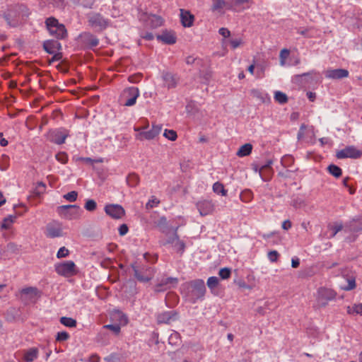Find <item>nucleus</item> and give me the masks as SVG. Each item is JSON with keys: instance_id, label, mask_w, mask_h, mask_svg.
<instances>
[{"instance_id": "1", "label": "nucleus", "mask_w": 362, "mask_h": 362, "mask_svg": "<svg viewBox=\"0 0 362 362\" xmlns=\"http://www.w3.org/2000/svg\"><path fill=\"white\" fill-rule=\"evenodd\" d=\"M337 296V292L332 288L320 287L315 294V300L313 307L317 309L325 308L330 301L336 299Z\"/></svg>"}, {"instance_id": "2", "label": "nucleus", "mask_w": 362, "mask_h": 362, "mask_svg": "<svg viewBox=\"0 0 362 362\" xmlns=\"http://www.w3.org/2000/svg\"><path fill=\"white\" fill-rule=\"evenodd\" d=\"M45 24L49 33L59 40L64 39L67 35V30L63 24L59 23L58 20L53 17L46 19Z\"/></svg>"}, {"instance_id": "3", "label": "nucleus", "mask_w": 362, "mask_h": 362, "mask_svg": "<svg viewBox=\"0 0 362 362\" xmlns=\"http://www.w3.org/2000/svg\"><path fill=\"white\" fill-rule=\"evenodd\" d=\"M44 234L47 238L54 239L62 238L66 235L63 224L58 221L49 222L45 228Z\"/></svg>"}, {"instance_id": "4", "label": "nucleus", "mask_w": 362, "mask_h": 362, "mask_svg": "<svg viewBox=\"0 0 362 362\" xmlns=\"http://www.w3.org/2000/svg\"><path fill=\"white\" fill-rule=\"evenodd\" d=\"M189 293L193 302L204 297L206 293L204 281L202 279H196L189 283Z\"/></svg>"}, {"instance_id": "5", "label": "nucleus", "mask_w": 362, "mask_h": 362, "mask_svg": "<svg viewBox=\"0 0 362 362\" xmlns=\"http://www.w3.org/2000/svg\"><path fill=\"white\" fill-rule=\"evenodd\" d=\"M139 95L140 91L137 87H129L123 90L120 96V100L123 105L131 107L136 104Z\"/></svg>"}, {"instance_id": "6", "label": "nucleus", "mask_w": 362, "mask_h": 362, "mask_svg": "<svg viewBox=\"0 0 362 362\" xmlns=\"http://www.w3.org/2000/svg\"><path fill=\"white\" fill-rule=\"evenodd\" d=\"M54 269L59 275L64 277L73 276L78 272L76 265L71 260L56 264Z\"/></svg>"}, {"instance_id": "7", "label": "nucleus", "mask_w": 362, "mask_h": 362, "mask_svg": "<svg viewBox=\"0 0 362 362\" xmlns=\"http://www.w3.org/2000/svg\"><path fill=\"white\" fill-rule=\"evenodd\" d=\"M177 228L173 229V233L170 235L168 232L167 239L161 242V244L164 246L167 245H171L172 247L178 252L183 253L185 249V243L179 238L177 233Z\"/></svg>"}, {"instance_id": "8", "label": "nucleus", "mask_w": 362, "mask_h": 362, "mask_svg": "<svg viewBox=\"0 0 362 362\" xmlns=\"http://www.w3.org/2000/svg\"><path fill=\"white\" fill-rule=\"evenodd\" d=\"M58 211L62 218L73 220L80 217L81 209L76 205H64L59 207Z\"/></svg>"}, {"instance_id": "9", "label": "nucleus", "mask_w": 362, "mask_h": 362, "mask_svg": "<svg viewBox=\"0 0 362 362\" xmlns=\"http://www.w3.org/2000/svg\"><path fill=\"white\" fill-rule=\"evenodd\" d=\"M362 156V151L358 149L354 146H348L338 151L336 157L338 159L353 158L357 159Z\"/></svg>"}, {"instance_id": "10", "label": "nucleus", "mask_w": 362, "mask_h": 362, "mask_svg": "<svg viewBox=\"0 0 362 362\" xmlns=\"http://www.w3.org/2000/svg\"><path fill=\"white\" fill-rule=\"evenodd\" d=\"M89 25L97 30H103L108 25V20L100 13H90L88 16Z\"/></svg>"}, {"instance_id": "11", "label": "nucleus", "mask_w": 362, "mask_h": 362, "mask_svg": "<svg viewBox=\"0 0 362 362\" xmlns=\"http://www.w3.org/2000/svg\"><path fill=\"white\" fill-rule=\"evenodd\" d=\"M132 267L134 270L135 277L139 281L148 282L152 279L153 276V272L151 267L145 266L143 267L141 270H139L138 267L134 264Z\"/></svg>"}, {"instance_id": "12", "label": "nucleus", "mask_w": 362, "mask_h": 362, "mask_svg": "<svg viewBox=\"0 0 362 362\" xmlns=\"http://www.w3.org/2000/svg\"><path fill=\"white\" fill-rule=\"evenodd\" d=\"M162 130V126L160 124H152L151 129L148 131H143L136 135V139L139 140H151L158 136Z\"/></svg>"}, {"instance_id": "13", "label": "nucleus", "mask_w": 362, "mask_h": 362, "mask_svg": "<svg viewBox=\"0 0 362 362\" xmlns=\"http://www.w3.org/2000/svg\"><path fill=\"white\" fill-rule=\"evenodd\" d=\"M69 136V132L65 129H57L49 132V139L56 144H62L65 143L66 139Z\"/></svg>"}, {"instance_id": "14", "label": "nucleus", "mask_w": 362, "mask_h": 362, "mask_svg": "<svg viewBox=\"0 0 362 362\" xmlns=\"http://www.w3.org/2000/svg\"><path fill=\"white\" fill-rule=\"evenodd\" d=\"M105 213L115 219H119L124 216L125 211L119 204H107L105 206Z\"/></svg>"}, {"instance_id": "15", "label": "nucleus", "mask_w": 362, "mask_h": 362, "mask_svg": "<svg viewBox=\"0 0 362 362\" xmlns=\"http://www.w3.org/2000/svg\"><path fill=\"white\" fill-rule=\"evenodd\" d=\"M177 282L178 279L174 277H168L163 279L160 283L155 286L154 291L158 293L164 291L168 288H170L171 286H175V285H177Z\"/></svg>"}, {"instance_id": "16", "label": "nucleus", "mask_w": 362, "mask_h": 362, "mask_svg": "<svg viewBox=\"0 0 362 362\" xmlns=\"http://www.w3.org/2000/svg\"><path fill=\"white\" fill-rule=\"evenodd\" d=\"M197 208L201 216H204L211 214L214 210V205L211 201L203 200L197 203Z\"/></svg>"}, {"instance_id": "17", "label": "nucleus", "mask_w": 362, "mask_h": 362, "mask_svg": "<svg viewBox=\"0 0 362 362\" xmlns=\"http://www.w3.org/2000/svg\"><path fill=\"white\" fill-rule=\"evenodd\" d=\"M325 77L330 79H341L349 76V71L344 69H327L325 72Z\"/></svg>"}, {"instance_id": "18", "label": "nucleus", "mask_w": 362, "mask_h": 362, "mask_svg": "<svg viewBox=\"0 0 362 362\" xmlns=\"http://www.w3.org/2000/svg\"><path fill=\"white\" fill-rule=\"evenodd\" d=\"M161 77L164 86L168 89L174 88L177 86L178 78L175 74L170 72H163Z\"/></svg>"}, {"instance_id": "19", "label": "nucleus", "mask_w": 362, "mask_h": 362, "mask_svg": "<svg viewBox=\"0 0 362 362\" xmlns=\"http://www.w3.org/2000/svg\"><path fill=\"white\" fill-rule=\"evenodd\" d=\"M16 11L10 10L8 13L4 14V18L11 27H16L20 22V14Z\"/></svg>"}, {"instance_id": "20", "label": "nucleus", "mask_w": 362, "mask_h": 362, "mask_svg": "<svg viewBox=\"0 0 362 362\" xmlns=\"http://www.w3.org/2000/svg\"><path fill=\"white\" fill-rule=\"evenodd\" d=\"M313 136L314 127L313 126H308L305 124L300 125L297 134V139L298 141L303 140L306 137L312 138Z\"/></svg>"}, {"instance_id": "21", "label": "nucleus", "mask_w": 362, "mask_h": 362, "mask_svg": "<svg viewBox=\"0 0 362 362\" xmlns=\"http://www.w3.org/2000/svg\"><path fill=\"white\" fill-rule=\"evenodd\" d=\"M43 47L47 53L55 54L62 49V45L57 40H49L44 42Z\"/></svg>"}, {"instance_id": "22", "label": "nucleus", "mask_w": 362, "mask_h": 362, "mask_svg": "<svg viewBox=\"0 0 362 362\" xmlns=\"http://www.w3.org/2000/svg\"><path fill=\"white\" fill-rule=\"evenodd\" d=\"M23 300H35L37 296L38 291L35 287L24 288L21 291Z\"/></svg>"}, {"instance_id": "23", "label": "nucleus", "mask_w": 362, "mask_h": 362, "mask_svg": "<svg viewBox=\"0 0 362 362\" xmlns=\"http://www.w3.org/2000/svg\"><path fill=\"white\" fill-rule=\"evenodd\" d=\"M180 20L184 27L189 28L193 25L194 16L189 11L180 9Z\"/></svg>"}, {"instance_id": "24", "label": "nucleus", "mask_w": 362, "mask_h": 362, "mask_svg": "<svg viewBox=\"0 0 362 362\" xmlns=\"http://www.w3.org/2000/svg\"><path fill=\"white\" fill-rule=\"evenodd\" d=\"M250 95L262 103H267L270 101V97L269 94L259 89L253 88L250 90Z\"/></svg>"}, {"instance_id": "25", "label": "nucleus", "mask_w": 362, "mask_h": 362, "mask_svg": "<svg viewBox=\"0 0 362 362\" xmlns=\"http://www.w3.org/2000/svg\"><path fill=\"white\" fill-rule=\"evenodd\" d=\"M157 39L168 45H173L176 42V37L172 32H164L157 36Z\"/></svg>"}, {"instance_id": "26", "label": "nucleus", "mask_w": 362, "mask_h": 362, "mask_svg": "<svg viewBox=\"0 0 362 362\" xmlns=\"http://www.w3.org/2000/svg\"><path fill=\"white\" fill-rule=\"evenodd\" d=\"M38 354V349L33 347L25 351L23 358L26 362H32L37 358Z\"/></svg>"}, {"instance_id": "27", "label": "nucleus", "mask_w": 362, "mask_h": 362, "mask_svg": "<svg viewBox=\"0 0 362 362\" xmlns=\"http://www.w3.org/2000/svg\"><path fill=\"white\" fill-rule=\"evenodd\" d=\"M84 42L90 47H96L99 43V40L92 34L85 33L83 35Z\"/></svg>"}, {"instance_id": "28", "label": "nucleus", "mask_w": 362, "mask_h": 362, "mask_svg": "<svg viewBox=\"0 0 362 362\" xmlns=\"http://www.w3.org/2000/svg\"><path fill=\"white\" fill-rule=\"evenodd\" d=\"M252 150V146L250 144H245L240 147L236 155L239 157H245L249 156Z\"/></svg>"}, {"instance_id": "29", "label": "nucleus", "mask_w": 362, "mask_h": 362, "mask_svg": "<svg viewBox=\"0 0 362 362\" xmlns=\"http://www.w3.org/2000/svg\"><path fill=\"white\" fill-rule=\"evenodd\" d=\"M173 315V312H163L158 315L157 320L159 323H170Z\"/></svg>"}, {"instance_id": "30", "label": "nucleus", "mask_w": 362, "mask_h": 362, "mask_svg": "<svg viewBox=\"0 0 362 362\" xmlns=\"http://www.w3.org/2000/svg\"><path fill=\"white\" fill-rule=\"evenodd\" d=\"M272 161L271 160H267L266 164L261 166L260 168L259 169V175L262 177V179L264 181H266L267 180V178L264 177V175L262 174L264 173H270V172L272 170ZM255 171L258 170L257 168H255Z\"/></svg>"}, {"instance_id": "31", "label": "nucleus", "mask_w": 362, "mask_h": 362, "mask_svg": "<svg viewBox=\"0 0 362 362\" xmlns=\"http://www.w3.org/2000/svg\"><path fill=\"white\" fill-rule=\"evenodd\" d=\"M148 21L150 23V25L152 28H158L163 25V20L160 16L156 15H151L148 17Z\"/></svg>"}, {"instance_id": "32", "label": "nucleus", "mask_w": 362, "mask_h": 362, "mask_svg": "<svg viewBox=\"0 0 362 362\" xmlns=\"http://www.w3.org/2000/svg\"><path fill=\"white\" fill-rule=\"evenodd\" d=\"M127 183L129 187H134L139 183V175L136 173H130L127 177Z\"/></svg>"}, {"instance_id": "33", "label": "nucleus", "mask_w": 362, "mask_h": 362, "mask_svg": "<svg viewBox=\"0 0 362 362\" xmlns=\"http://www.w3.org/2000/svg\"><path fill=\"white\" fill-rule=\"evenodd\" d=\"M158 226L163 233H164L165 235H168V232H169V229L168 228V221L165 217L162 216L159 218L158 222Z\"/></svg>"}, {"instance_id": "34", "label": "nucleus", "mask_w": 362, "mask_h": 362, "mask_svg": "<svg viewBox=\"0 0 362 362\" xmlns=\"http://www.w3.org/2000/svg\"><path fill=\"white\" fill-rule=\"evenodd\" d=\"M240 199L243 202L248 203L253 199V193L250 189H245L240 193Z\"/></svg>"}, {"instance_id": "35", "label": "nucleus", "mask_w": 362, "mask_h": 362, "mask_svg": "<svg viewBox=\"0 0 362 362\" xmlns=\"http://www.w3.org/2000/svg\"><path fill=\"white\" fill-rule=\"evenodd\" d=\"M347 313L349 315H362V303L354 304L353 306H347Z\"/></svg>"}, {"instance_id": "36", "label": "nucleus", "mask_w": 362, "mask_h": 362, "mask_svg": "<svg viewBox=\"0 0 362 362\" xmlns=\"http://www.w3.org/2000/svg\"><path fill=\"white\" fill-rule=\"evenodd\" d=\"M213 191L214 192L221 194L222 196H226L227 195V190L225 189L224 186L222 183L219 182H216L213 185Z\"/></svg>"}, {"instance_id": "37", "label": "nucleus", "mask_w": 362, "mask_h": 362, "mask_svg": "<svg viewBox=\"0 0 362 362\" xmlns=\"http://www.w3.org/2000/svg\"><path fill=\"white\" fill-rule=\"evenodd\" d=\"M274 98L275 101L279 104H285L288 101L287 95L279 90L275 91Z\"/></svg>"}, {"instance_id": "38", "label": "nucleus", "mask_w": 362, "mask_h": 362, "mask_svg": "<svg viewBox=\"0 0 362 362\" xmlns=\"http://www.w3.org/2000/svg\"><path fill=\"white\" fill-rule=\"evenodd\" d=\"M328 172L335 177H339L342 174L341 169L336 165L332 164L327 167Z\"/></svg>"}, {"instance_id": "39", "label": "nucleus", "mask_w": 362, "mask_h": 362, "mask_svg": "<svg viewBox=\"0 0 362 362\" xmlns=\"http://www.w3.org/2000/svg\"><path fill=\"white\" fill-rule=\"evenodd\" d=\"M60 322L68 327H75L76 326V321L71 317H62L60 318Z\"/></svg>"}, {"instance_id": "40", "label": "nucleus", "mask_w": 362, "mask_h": 362, "mask_svg": "<svg viewBox=\"0 0 362 362\" xmlns=\"http://www.w3.org/2000/svg\"><path fill=\"white\" fill-rule=\"evenodd\" d=\"M16 218V216H9L8 217H6L3 223L1 224V228L4 229H8L11 226L12 223H13L14 220Z\"/></svg>"}, {"instance_id": "41", "label": "nucleus", "mask_w": 362, "mask_h": 362, "mask_svg": "<svg viewBox=\"0 0 362 362\" xmlns=\"http://www.w3.org/2000/svg\"><path fill=\"white\" fill-rule=\"evenodd\" d=\"M163 136L172 141H175L177 138L176 132L173 129H165Z\"/></svg>"}, {"instance_id": "42", "label": "nucleus", "mask_w": 362, "mask_h": 362, "mask_svg": "<svg viewBox=\"0 0 362 362\" xmlns=\"http://www.w3.org/2000/svg\"><path fill=\"white\" fill-rule=\"evenodd\" d=\"M231 274L230 269L228 267L221 268L218 272V275L222 279H228Z\"/></svg>"}, {"instance_id": "43", "label": "nucleus", "mask_w": 362, "mask_h": 362, "mask_svg": "<svg viewBox=\"0 0 362 362\" xmlns=\"http://www.w3.org/2000/svg\"><path fill=\"white\" fill-rule=\"evenodd\" d=\"M97 204L93 199H88L84 205V208L88 211H93L96 209Z\"/></svg>"}, {"instance_id": "44", "label": "nucleus", "mask_w": 362, "mask_h": 362, "mask_svg": "<svg viewBox=\"0 0 362 362\" xmlns=\"http://www.w3.org/2000/svg\"><path fill=\"white\" fill-rule=\"evenodd\" d=\"M219 280L216 276H211L207 280V286L210 289L215 288L218 284Z\"/></svg>"}, {"instance_id": "45", "label": "nucleus", "mask_w": 362, "mask_h": 362, "mask_svg": "<svg viewBox=\"0 0 362 362\" xmlns=\"http://www.w3.org/2000/svg\"><path fill=\"white\" fill-rule=\"evenodd\" d=\"M159 204L160 201L155 196H152L146 203V208L152 209L155 206H157Z\"/></svg>"}, {"instance_id": "46", "label": "nucleus", "mask_w": 362, "mask_h": 362, "mask_svg": "<svg viewBox=\"0 0 362 362\" xmlns=\"http://www.w3.org/2000/svg\"><path fill=\"white\" fill-rule=\"evenodd\" d=\"M289 53H290L289 50L287 49H283L281 50L280 54H279L281 66L285 65L286 59L288 58Z\"/></svg>"}, {"instance_id": "47", "label": "nucleus", "mask_w": 362, "mask_h": 362, "mask_svg": "<svg viewBox=\"0 0 362 362\" xmlns=\"http://www.w3.org/2000/svg\"><path fill=\"white\" fill-rule=\"evenodd\" d=\"M69 255V250L65 247H60L57 252V257L58 259L66 257Z\"/></svg>"}, {"instance_id": "48", "label": "nucleus", "mask_w": 362, "mask_h": 362, "mask_svg": "<svg viewBox=\"0 0 362 362\" xmlns=\"http://www.w3.org/2000/svg\"><path fill=\"white\" fill-rule=\"evenodd\" d=\"M56 159L62 164H65L68 161V156L64 152H59L55 156Z\"/></svg>"}, {"instance_id": "49", "label": "nucleus", "mask_w": 362, "mask_h": 362, "mask_svg": "<svg viewBox=\"0 0 362 362\" xmlns=\"http://www.w3.org/2000/svg\"><path fill=\"white\" fill-rule=\"evenodd\" d=\"M78 193L76 191H71L64 195V198L69 202H74L76 200Z\"/></svg>"}, {"instance_id": "50", "label": "nucleus", "mask_w": 362, "mask_h": 362, "mask_svg": "<svg viewBox=\"0 0 362 362\" xmlns=\"http://www.w3.org/2000/svg\"><path fill=\"white\" fill-rule=\"evenodd\" d=\"M69 334L66 332H59L57 333L56 340L58 341H66L69 339Z\"/></svg>"}, {"instance_id": "51", "label": "nucleus", "mask_w": 362, "mask_h": 362, "mask_svg": "<svg viewBox=\"0 0 362 362\" xmlns=\"http://www.w3.org/2000/svg\"><path fill=\"white\" fill-rule=\"evenodd\" d=\"M343 228V225L341 223H337L334 226H331V230H332V234L331 235L332 238L334 237L337 233L341 231Z\"/></svg>"}, {"instance_id": "52", "label": "nucleus", "mask_w": 362, "mask_h": 362, "mask_svg": "<svg viewBox=\"0 0 362 362\" xmlns=\"http://www.w3.org/2000/svg\"><path fill=\"white\" fill-rule=\"evenodd\" d=\"M279 254L276 250H272L268 252L267 257L270 262H276L279 258Z\"/></svg>"}, {"instance_id": "53", "label": "nucleus", "mask_w": 362, "mask_h": 362, "mask_svg": "<svg viewBox=\"0 0 362 362\" xmlns=\"http://www.w3.org/2000/svg\"><path fill=\"white\" fill-rule=\"evenodd\" d=\"M355 287H356L355 280L351 279H348L347 286H342L341 288L345 291H350V290L354 289Z\"/></svg>"}, {"instance_id": "54", "label": "nucleus", "mask_w": 362, "mask_h": 362, "mask_svg": "<svg viewBox=\"0 0 362 362\" xmlns=\"http://www.w3.org/2000/svg\"><path fill=\"white\" fill-rule=\"evenodd\" d=\"M230 43L233 49H236L243 43V40L241 38L232 39Z\"/></svg>"}, {"instance_id": "55", "label": "nucleus", "mask_w": 362, "mask_h": 362, "mask_svg": "<svg viewBox=\"0 0 362 362\" xmlns=\"http://www.w3.org/2000/svg\"><path fill=\"white\" fill-rule=\"evenodd\" d=\"M105 327L110 329L115 334H118L120 332V326L119 325H107L105 326Z\"/></svg>"}, {"instance_id": "56", "label": "nucleus", "mask_w": 362, "mask_h": 362, "mask_svg": "<svg viewBox=\"0 0 362 362\" xmlns=\"http://www.w3.org/2000/svg\"><path fill=\"white\" fill-rule=\"evenodd\" d=\"M224 6H225L224 0H215L214 5H213V9L217 10V9L223 8Z\"/></svg>"}, {"instance_id": "57", "label": "nucleus", "mask_w": 362, "mask_h": 362, "mask_svg": "<svg viewBox=\"0 0 362 362\" xmlns=\"http://www.w3.org/2000/svg\"><path fill=\"white\" fill-rule=\"evenodd\" d=\"M128 227L126 224H122L119 228V233L120 235L123 236L128 233Z\"/></svg>"}, {"instance_id": "58", "label": "nucleus", "mask_w": 362, "mask_h": 362, "mask_svg": "<svg viewBox=\"0 0 362 362\" xmlns=\"http://www.w3.org/2000/svg\"><path fill=\"white\" fill-rule=\"evenodd\" d=\"M295 208H300L304 205L303 201L300 199H293L291 203Z\"/></svg>"}, {"instance_id": "59", "label": "nucleus", "mask_w": 362, "mask_h": 362, "mask_svg": "<svg viewBox=\"0 0 362 362\" xmlns=\"http://www.w3.org/2000/svg\"><path fill=\"white\" fill-rule=\"evenodd\" d=\"M141 79L140 75H132L128 77V81L130 83H138Z\"/></svg>"}, {"instance_id": "60", "label": "nucleus", "mask_w": 362, "mask_h": 362, "mask_svg": "<svg viewBox=\"0 0 362 362\" xmlns=\"http://www.w3.org/2000/svg\"><path fill=\"white\" fill-rule=\"evenodd\" d=\"M218 33L224 37H228L230 35V32L228 29L225 28H221L219 29Z\"/></svg>"}, {"instance_id": "61", "label": "nucleus", "mask_w": 362, "mask_h": 362, "mask_svg": "<svg viewBox=\"0 0 362 362\" xmlns=\"http://www.w3.org/2000/svg\"><path fill=\"white\" fill-rule=\"evenodd\" d=\"M46 185L45 183L40 182L37 184V194H42L45 191Z\"/></svg>"}, {"instance_id": "62", "label": "nucleus", "mask_w": 362, "mask_h": 362, "mask_svg": "<svg viewBox=\"0 0 362 362\" xmlns=\"http://www.w3.org/2000/svg\"><path fill=\"white\" fill-rule=\"evenodd\" d=\"M281 227L284 230H288L292 227V223L289 220H286L282 223Z\"/></svg>"}, {"instance_id": "63", "label": "nucleus", "mask_w": 362, "mask_h": 362, "mask_svg": "<svg viewBox=\"0 0 362 362\" xmlns=\"http://www.w3.org/2000/svg\"><path fill=\"white\" fill-rule=\"evenodd\" d=\"M300 264L299 259L297 257L292 258L291 259V267L293 268H297Z\"/></svg>"}, {"instance_id": "64", "label": "nucleus", "mask_w": 362, "mask_h": 362, "mask_svg": "<svg viewBox=\"0 0 362 362\" xmlns=\"http://www.w3.org/2000/svg\"><path fill=\"white\" fill-rule=\"evenodd\" d=\"M196 60V58H194L193 56H189L186 58V63L187 64H192Z\"/></svg>"}]
</instances>
